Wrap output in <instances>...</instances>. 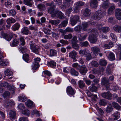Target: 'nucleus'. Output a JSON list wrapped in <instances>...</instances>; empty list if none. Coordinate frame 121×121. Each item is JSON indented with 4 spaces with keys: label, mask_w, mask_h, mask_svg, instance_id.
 Returning a JSON list of instances; mask_svg holds the SVG:
<instances>
[{
    "label": "nucleus",
    "mask_w": 121,
    "mask_h": 121,
    "mask_svg": "<svg viewBox=\"0 0 121 121\" xmlns=\"http://www.w3.org/2000/svg\"><path fill=\"white\" fill-rule=\"evenodd\" d=\"M91 13V12L90 10L86 9L84 10L83 15L86 17H88L90 16Z\"/></svg>",
    "instance_id": "nucleus-17"
},
{
    "label": "nucleus",
    "mask_w": 121,
    "mask_h": 121,
    "mask_svg": "<svg viewBox=\"0 0 121 121\" xmlns=\"http://www.w3.org/2000/svg\"><path fill=\"white\" fill-rule=\"evenodd\" d=\"M43 31L44 33L46 34L50 35L51 33V31L50 30L45 28H43Z\"/></svg>",
    "instance_id": "nucleus-39"
},
{
    "label": "nucleus",
    "mask_w": 121,
    "mask_h": 121,
    "mask_svg": "<svg viewBox=\"0 0 121 121\" xmlns=\"http://www.w3.org/2000/svg\"><path fill=\"white\" fill-rule=\"evenodd\" d=\"M9 13L12 16L15 15L16 13V11L13 9L10 10L9 11Z\"/></svg>",
    "instance_id": "nucleus-56"
},
{
    "label": "nucleus",
    "mask_w": 121,
    "mask_h": 121,
    "mask_svg": "<svg viewBox=\"0 0 121 121\" xmlns=\"http://www.w3.org/2000/svg\"><path fill=\"white\" fill-rule=\"evenodd\" d=\"M28 58L29 56L27 54H24L23 56V58L24 60H29Z\"/></svg>",
    "instance_id": "nucleus-53"
},
{
    "label": "nucleus",
    "mask_w": 121,
    "mask_h": 121,
    "mask_svg": "<svg viewBox=\"0 0 121 121\" xmlns=\"http://www.w3.org/2000/svg\"><path fill=\"white\" fill-rule=\"evenodd\" d=\"M70 21L71 24L72 26H74L77 22V21L76 20H75L74 19H73L70 17Z\"/></svg>",
    "instance_id": "nucleus-50"
},
{
    "label": "nucleus",
    "mask_w": 121,
    "mask_h": 121,
    "mask_svg": "<svg viewBox=\"0 0 121 121\" xmlns=\"http://www.w3.org/2000/svg\"><path fill=\"white\" fill-rule=\"evenodd\" d=\"M72 45L73 47L76 50H78L79 48V46L77 43H72Z\"/></svg>",
    "instance_id": "nucleus-52"
},
{
    "label": "nucleus",
    "mask_w": 121,
    "mask_h": 121,
    "mask_svg": "<svg viewBox=\"0 0 121 121\" xmlns=\"http://www.w3.org/2000/svg\"><path fill=\"white\" fill-rule=\"evenodd\" d=\"M112 104L113 107L116 108L117 110H119L121 108V107L118 104L115 102L112 103Z\"/></svg>",
    "instance_id": "nucleus-31"
},
{
    "label": "nucleus",
    "mask_w": 121,
    "mask_h": 121,
    "mask_svg": "<svg viewBox=\"0 0 121 121\" xmlns=\"http://www.w3.org/2000/svg\"><path fill=\"white\" fill-rule=\"evenodd\" d=\"M91 64L92 66L96 67H97L98 65V64L96 61H92Z\"/></svg>",
    "instance_id": "nucleus-59"
},
{
    "label": "nucleus",
    "mask_w": 121,
    "mask_h": 121,
    "mask_svg": "<svg viewBox=\"0 0 121 121\" xmlns=\"http://www.w3.org/2000/svg\"><path fill=\"white\" fill-rule=\"evenodd\" d=\"M66 92L67 94L69 95H73L75 94V91L70 86H69L67 87Z\"/></svg>",
    "instance_id": "nucleus-3"
},
{
    "label": "nucleus",
    "mask_w": 121,
    "mask_h": 121,
    "mask_svg": "<svg viewBox=\"0 0 121 121\" xmlns=\"http://www.w3.org/2000/svg\"><path fill=\"white\" fill-rule=\"evenodd\" d=\"M20 50L22 53H24L28 51L26 47H23Z\"/></svg>",
    "instance_id": "nucleus-57"
},
{
    "label": "nucleus",
    "mask_w": 121,
    "mask_h": 121,
    "mask_svg": "<svg viewBox=\"0 0 121 121\" xmlns=\"http://www.w3.org/2000/svg\"><path fill=\"white\" fill-rule=\"evenodd\" d=\"M0 85L2 86H3L5 87H7L9 86V84L6 82H3L1 83Z\"/></svg>",
    "instance_id": "nucleus-63"
},
{
    "label": "nucleus",
    "mask_w": 121,
    "mask_h": 121,
    "mask_svg": "<svg viewBox=\"0 0 121 121\" xmlns=\"http://www.w3.org/2000/svg\"><path fill=\"white\" fill-rule=\"evenodd\" d=\"M106 104V101L104 99L100 100L99 102V104L100 105L104 106Z\"/></svg>",
    "instance_id": "nucleus-40"
},
{
    "label": "nucleus",
    "mask_w": 121,
    "mask_h": 121,
    "mask_svg": "<svg viewBox=\"0 0 121 121\" xmlns=\"http://www.w3.org/2000/svg\"><path fill=\"white\" fill-rule=\"evenodd\" d=\"M4 74L5 75L9 76L12 75L13 72L11 69H7L4 71Z\"/></svg>",
    "instance_id": "nucleus-19"
},
{
    "label": "nucleus",
    "mask_w": 121,
    "mask_h": 121,
    "mask_svg": "<svg viewBox=\"0 0 121 121\" xmlns=\"http://www.w3.org/2000/svg\"><path fill=\"white\" fill-rule=\"evenodd\" d=\"M20 26L19 24L18 23H16L12 27V29L14 31L18 30Z\"/></svg>",
    "instance_id": "nucleus-26"
},
{
    "label": "nucleus",
    "mask_w": 121,
    "mask_h": 121,
    "mask_svg": "<svg viewBox=\"0 0 121 121\" xmlns=\"http://www.w3.org/2000/svg\"><path fill=\"white\" fill-rule=\"evenodd\" d=\"M19 41L18 39H15L13 40L12 43V46H14L17 45L19 43Z\"/></svg>",
    "instance_id": "nucleus-44"
},
{
    "label": "nucleus",
    "mask_w": 121,
    "mask_h": 121,
    "mask_svg": "<svg viewBox=\"0 0 121 121\" xmlns=\"http://www.w3.org/2000/svg\"><path fill=\"white\" fill-rule=\"evenodd\" d=\"M78 84L80 87L81 88H83L85 85V84L84 82L81 80L79 81Z\"/></svg>",
    "instance_id": "nucleus-43"
},
{
    "label": "nucleus",
    "mask_w": 121,
    "mask_h": 121,
    "mask_svg": "<svg viewBox=\"0 0 121 121\" xmlns=\"http://www.w3.org/2000/svg\"><path fill=\"white\" fill-rule=\"evenodd\" d=\"M37 7L41 11L44 10L45 9V6L42 4H38Z\"/></svg>",
    "instance_id": "nucleus-41"
},
{
    "label": "nucleus",
    "mask_w": 121,
    "mask_h": 121,
    "mask_svg": "<svg viewBox=\"0 0 121 121\" xmlns=\"http://www.w3.org/2000/svg\"><path fill=\"white\" fill-rule=\"evenodd\" d=\"M77 54V52L74 51L71 52L69 54V56L71 58L74 59Z\"/></svg>",
    "instance_id": "nucleus-24"
},
{
    "label": "nucleus",
    "mask_w": 121,
    "mask_h": 121,
    "mask_svg": "<svg viewBox=\"0 0 121 121\" xmlns=\"http://www.w3.org/2000/svg\"><path fill=\"white\" fill-rule=\"evenodd\" d=\"M101 84L102 85H105L107 88L109 87V82L106 78H102V80Z\"/></svg>",
    "instance_id": "nucleus-9"
},
{
    "label": "nucleus",
    "mask_w": 121,
    "mask_h": 121,
    "mask_svg": "<svg viewBox=\"0 0 121 121\" xmlns=\"http://www.w3.org/2000/svg\"><path fill=\"white\" fill-rule=\"evenodd\" d=\"M40 61H34L32 65V68L33 70H35L39 67V62Z\"/></svg>",
    "instance_id": "nucleus-5"
},
{
    "label": "nucleus",
    "mask_w": 121,
    "mask_h": 121,
    "mask_svg": "<svg viewBox=\"0 0 121 121\" xmlns=\"http://www.w3.org/2000/svg\"><path fill=\"white\" fill-rule=\"evenodd\" d=\"M5 21L3 19H2L0 20V27H1L0 30H2L4 28V26L5 24Z\"/></svg>",
    "instance_id": "nucleus-25"
},
{
    "label": "nucleus",
    "mask_w": 121,
    "mask_h": 121,
    "mask_svg": "<svg viewBox=\"0 0 121 121\" xmlns=\"http://www.w3.org/2000/svg\"><path fill=\"white\" fill-rule=\"evenodd\" d=\"M108 58L110 60H114L115 57L114 54L112 52H110L108 56Z\"/></svg>",
    "instance_id": "nucleus-47"
},
{
    "label": "nucleus",
    "mask_w": 121,
    "mask_h": 121,
    "mask_svg": "<svg viewBox=\"0 0 121 121\" xmlns=\"http://www.w3.org/2000/svg\"><path fill=\"white\" fill-rule=\"evenodd\" d=\"M84 3L83 2L80 1L76 3H75V4L80 8V7L83 6L84 5Z\"/></svg>",
    "instance_id": "nucleus-55"
},
{
    "label": "nucleus",
    "mask_w": 121,
    "mask_h": 121,
    "mask_svg": "<svg viewBox=\"0 0 121 121\" xmlns=\"http://www.w3.org/2000/svg\"><path fill=\"white\" fill-rule=\"evenodd\" d=\"M79 53L81 55L86 56L88 54H89V52L88 50H81L79 51Z\"/></svg>",
    "instance_id": "nucleus-15"
},
{
    "label": "nucleus",
    "mask_w": 121,
    "mask_h": 121,
    "mask_svg": "<svg viewBox=\"0 0 121 121\" xmlns=\"http://www.w3.org/2000/svg\"><path fill=\"white\" fill-rule=\"evenodd\" d=\"M97 88L95 86V84H93L91 87L90 88V90L92 92H96L97 91Z\"/></svg>",
    "instance_id": "nucleus-33"
},
{
    "label": "nucleus",
    "mask_w": 121,
    "mask_h": 121,
    "mask_svg": "<svg viewBox=\"0 0 121 121\" xmlns=\"http://www.w3.org/2000/svg\"><path fill=\"white\" fill-rule=\"evenodd\" d=\"M112 116L115 117L114 119L116 120L118 119L120 117V114L118 112H116L113 114H112Z\"/></svg>",
    "instance_id": "nucleus-27"
},
{
    "label": "nucleus",
    "mask_w": 121,
    "mask_h": 121,
    "mask_svg": "<svg viewBox=\"0 0 121 121\" xmlns=\"http://www.w3.org/2000/svg\"><path fill=\"white\" fill-rule=\"evenodd\" d=\"M112 65H108L107 68V73L108 74H110L112 73L111 68L112 67Z\"/></svg>",
    "instance_id": "nucleus-29"
},
{
    "label": "nucleus",
    "mask_w": 121,
    "mask_h": 121,
    "mask_svg": "<svg viewBox=\"0 0 121 121\" xmlns=\"http://www.w3.org/2000/svg\"><path fill=\"white\" fill-rule=\"evenodd\" d=\"M115 16L116 18L118 20L121 19V9H117L115 10Z\"/></svg>",
    "instance_id": "nucleus-4"
},
{
    "label": "nucleus",
    "mask_w": 121,
    "mask_h": 121,
    "mask_svg": "<svg viewBox=\"0 0 121 121\" xmlns=\"http://www.w3.org/2000/svg\"><path fill=\"white\" fill-rule=\"evenodd\" d=\"M68 19H66L63 21L61 23V25L65 27L66 26L68 23Z\"/></svg>",
    "instance_id": "nucleus-60"
},
{
    "label": "nucleus",
    "mask_w": 121,
    "mask_h": 121,
    "mask_svg": "<svg viewBox=\"0 0 121 121\" xmlns=\"http://www.w3.org/2000/svg\"><path fill=\"white\" fill-rule=\"evenodd\" d=\"M98 5V2L97 0H91L90 5L91 7L96 8Z\"/></svg>",
    "instance_id": "nucleus-13"
},
{
    "label": "nucleus",
    "mask_w": 121,
    "mask_h": 121,
    "mask_svg": "<svg viewBox=\"0 0 121 121\" xmlns=\"http://www.w3.org/2000/svg\"><path fill=\"white\" fill-rule=\"evenodd\" d=\"M11 2L9 0L5 2V6L7 7L10 8L11 6Z\"/></svg>",
    "instance_id": "nucleus-48"
},
{
    "label": "nucleus",
    "mask_w": 121,
    "mask_h": 121,
    "mask_svg": "<svg viewBox=\"0 0 121 121\" xmlns=\"http://www.w3.org/2000/svg\"><path fill=\"white\" fill-rule=\"evenodd\" d=\"M114 6H111L109 9L108 11V13L109 14H112L113 13V10L115 9Z\"/></svg>",
    "instance_id": "nucleus-32"
},
{
    "label": "nucleus",
    "mask_w": 121,
    "mask_h": 121,
    "mask_svg": "<svg viewBox=\"0 0 121 121\" xmlns=\"http://www.w3.org/2000/svg\"><path fill=\"white\" fill-rule=\"evenodd\" d=\"M57 54L56 51L54 50L51 49L50 50V56H54Z\"/></svg>",
    "instance_id": "nucleus-38"
},
{
    "label": "nucleus",
    "mask_w": 121,
    "mask_h": 121,
    "mask_svg": "<svg viewBox=\"0 0 121 121\" xmlns=\"http://www.w3.org/2000/svg\"><path fill=\"white\" fill-rule=\"evenodd\" d=\"M70 73L71 74L77 76L78 75V72L76 71L73 69H71L70 70Z\"/></svg>",
    "instance_id": "nucleus-37"
},
{
    "label": "nucleus",
    "mask_w": 121,
    "mask_h": 121,
    "mask_svg": "<svg viewBox=\"0 0 121 121\" xmlns=\"http://www.w3.org/2000/svg\"><path fill=\"white\" fill-rule=\"evenodd\" d=\"M113 109L112 106L111 105L108 106L106 109V112L107 113H110L112 110Z\"/></svg>",
    "instance_id": "nucleus-45"
},
{
    "label": "nucleus",
    "mask_w": 121,
    "mask_h": 121,
    "mask_svg": "<svg viewBox=\"0 0 121 121\" xmlns=\"http://www.w3.org/2000/svg\"><path fill=\"white\" fill-rule=\"evenodd\" d=\"M45 65L48 66L54 67V66H56V64L54 61H50V62H47V64H45Z\"/></svg>",
    "instance_id": "nucleus-23"
},
{
    "label": "nucleus",
    "mask_w": 121,
    "mask_h": 121,
    "mask_svg": "<svg viewBox=\"0 0 121 121\" xmlns=\"http://www.w3.org/2000/svg\"><path fill=\"white\" fill-rule=\"evenodd\" d=\"M6 22L8 24L14 23L16 22V20L12 18H10L7 19Z\"/></svg>",
    "instance_id": "nucleus-34"
},
{
    "label": "nucleus",
    "mask_w": 121,
    "mask_h": 121,
    "mask_svg": "<svg viewBox=\"0 0 121 121\" xmlns=\"http://www.w3.org/2000/svg\"><path fill=\"white\" fill-rule=\"evenodd\" d=\"M9 65V62L7 61H0V65L3 66H7Z\"/></svg>",
    "instance_id": "nucleus-35"
},
{
    "label": "nucleus",
    "mask_w": 121,
    "mask_h": 121,
    "mask_svg": "<svg viewBox=\"0 0 121 121\" xmlns=\"http://www.w3.org/2000/svg\"><path fill=\"white\" fill-rule=\"evenodd\" d=\"M101 30L103 32H107L109 30V28L107 27H104L102 28Z\"/></svg>",
    "instance_id": "nucleus-51"
},
{
    "label": "nucleus",
    "mask_w": 121,
    "mask_h": 121,
    "mask_svg": "<svg viewBox=\"0 0 121 121\" xmlns=\"http://www.w3.org/2000/svg\"><path fill=\"white\" fill-rule=\"evenodd\" d=\"M64 38L66 39H71L73 37V36L71 34L68 35H65L64 36Z\"/></svg>",
    "instance_id": "nucleus-42"
},
{
    "label": "nucleus",
    "mask_w": 121,
    "mask_h": 121,
    "mask_svg": "<svg viewBox=\"0 0 121 121\" xmlns=\"http://www.w3.org/2000/svg\"><path fill=\"white\" fill-rule=\"evenodd\" d=\"M22 112L23 114L27 116H29L30 113V112L27 110H23Z\"/></svg>",
    "instance_id": "nucleus-54"
},
{
    "label": "nucleus",
    "mask_w": 121,
    "mask_h": 121,
    "mask_svg": "<svg viewBox=\"0 0 121 121\" xmlns=\"http://www.w3.org/2000/svg\"><path fill=\"white\" fill-rule=\"evenodd\" d=\"M28 12L30 15H34L36 13V12L35 10H32L31 9H29Z\"/></svg>",
    "instance_id": "nucleus-62"
},
{
    "label": "nucleus",
    "mask_w": 121,
    "mask_h": 121,
    "mask_svg": "<svg viewBox=\"0 0 121 121\" xmlns=\"http://www.w3.org/2000/svg\"><path fill=\"white\" fill-rule=\"evenodd\" d=\"M72 66L73 67L76 68L77 69H79L80 68V66L78 65L77 63L73 64L72 65Z\"/></svg>",
    "instance_id": "nucleus-64"
},
{
    "label": "nucleus",
    "mask_w": 121,
    "mask_h": 121,
    "mask_svg": "<svg viewBox=\"0 0 121 121\" xmlns=\"http://www.w3.org/2000/svg\"><path fill=\"white\" fill-rule=\"evenodd\" d=\"M110 35L113 40L116 41L117 39V37L116 35L113 33L111 34Z\"/></svg>",
    "instance_id": "nucleus-49"
},
{
    "label": "nucleus",
    "mask_w": 121,
    "mask_h": 121,
    "mask_svg": "<svg viewBox=\"0 0 121 121\" xmlns=\"http://www.w3.org/2000/svg\"><path fill=\"white\" fill-rule=\"evenodd\" d=\"M9 117L10 119L12 121H13L16 116V113L14 111L11 110L9 112Z\"/></svg>",
    "instance_id": "nucleus-11"
},
{
    "label": "nucleus",
    "mask_w": 121,
    "mask_h": 121,
    "mask_svg": "<svg viewBox=\"0 0 121 121\" xmlns=\"http://www.w3.org/2000/svg\"><path fill=\"white\" fill-rule=\"evenodd\" d=\"M87 36V35L82 34H79L78 35V39L80 41H82L85 40Z\"/></svg>",
    "instance_id": "nucleus-12"
},
{
    "label": "nucleus",
    "mask_w": 121,
    "mask_h": 121,
    "mask_svg": "<svg viewBox=\"0 0 121 121\" xmlns=\"http://www.w3.org/2000/svg\"><path fill=\"white\" fill-rule=\"evenodd\" d=\"M22 32L25 35H27L29 34V31L27 27H24L22 29Z\"/></svg>",
    "instance_id": "nucleus-30"
},
{
    "label": "nucleus",
    "mask_w": 121,
    "mask_h": 121,
    "mask_svg": "<svg viewBox=\"0 0 121 121\" xmlns=\"http://www.w3.org/2000/svg\"><path fill=\"white\" fill-rule=\"evenodd\" d=\"M53 2H52L51 3H47V5L51 7L48 10V13H52V16L54 17H56L58 18L63 19L65 18L64 14L61 12L59 10L55 11L54 10V7L55 6L53 5Z\"/></svg>",
    "instance_id": "nucleus-1"
},
{
    "label": "nucleus",
    "mask_w": 121,
    "mask_h": 121,
    "mask_svg": "<svg viewBox=\"0 0 121 121\" xmlns=\"http://www.w3.org/2000/svg\"><path fill=\"white\" fill-rule=\"evenodd\" d=\"M25 104L26 106L29 107H30L33 105V102L30 100H28L25 103Z\"/></svg>",
    "instance_id": "nucleus-36"
},
{
    "label": "nucleus",
    "mask_w": 121,
    "mask_h": 121,
    "mask_svg": "<svg viewBox=\"0 0 121 121\" xmlns=\"http://www.w3.org/2000/svg\"><path fill=\"white\" fill-rule=\"evenodd\" d=\"M105 13L104 12L99 10L95 12L92 17L95 20H99L104 16Z\"/></svg>",
    "instance_id": "nucleus-2"
},
{
    "label": "nucleus",
    "mask_w": 121,
    "mask_h": 121,
    "mask_svg": "<svg viewBox=\"0 0 121 121\" xmlns=\"http://www.w3.org/2000/svg\"><path fill=\"white\" fill-rule=\"evenodd\" d=\"M13 35L11 33L8 34H4V37L7 41H9L13 37Z\"/></svg>",
    "instance_id": "nucleus-14"
},
{
    "label": "nucleus",
    "mask_w": 121,
    "mask_h": 121,
    "mask_svg": "<svg viewBox=\"0 0 121 121\" xmlns=\"http://www.w3.org/2000/svg\"><path fill=\"white\" fill-rule=\"evenodd\" d=\"M90 22H84L82 24L81 28L82 29L84 30L85 31L86 30V28L89 25Z\"/></svg>",
    "instance_id": "nucleus-21"
},
{
    "label": "nucleus",
    "mask_w": 121,
    "mask_h": 121,
    "mask_svg": "<svg viewBox=\"0 0 121 121\" xmlns=\"http://www.w3.org/2000/svg\"><path fill=\"white\" fill-rule=\"evenodd\" d=\"M88 39L90 42L92 43H94L97 41V38L93 34L92 35H90Z\"/></svg>",
    "instance_id": "nucleus-6"
},
{
    "label": "nucleus",
    "mask_w": 121,
    "mask_h": 121,
    "mask_svg": "<svg viewBox=\"0 0 121 121\" xmlns=\"http://www.w3.org/2000/svg\"><path fill=\"white\" fill-rule=\"evenodd\" d=\"M31 45V47H30V48L32 51L36 53H38V50L40 48L39 46L36 45H35L34 46H32L33 44Z\"/></svg>",
    "instance_id": "nucleus-10"
},
{
    "label": "nucleus",
    "mask_w": 121,
    "mask_h": 121,
    "mask_svg": "<svg viewBox=\"0 0 121 121\" xmlns=\"http://www.w3.org/2000/svg\"><path fill=\"white\" fill-rule=\"evenodd\" d=\"M20 40L21 42V45L22 46L24 45L25 43V42L23 38L22 37H21L20 38Z\"/></svg>",
    "instance_id": "nucleus-61"
},
{
    "label": "nucleus",
    "mask_w": 121,
    "mask_h": 121,
    "mask_svg": "<svg viewBox=\"0 0 121 121\" xmlns=\"http://www.w3.org/2000/svg\"><path fill=\"white\" fill-rule=\"evenodd\" d=\"M78 69L81 73H86L87 72L86 68L84 65L80 66V68Z\"/></svg>",
    "instance_id": "nucleus-18"
},
{
    "label": "nucleus",
    "mask_w": 121,
    "mask_h": 121,
    "mask_svg": "<svg viewBox=\"0 0 121 121\" xmlns=\"http://www.w3.org/2000/svg\"><path fill=\"white\" fill-rule=\"evenodd\" d=\"M60 22V21L58 20H51L50 21L52 24L55 25H58Z\"/></svg>",
    "instance_id": "nucleus-28"
},
{
    "label": "nucleus",
    "mask_w": 121,
    "mask_h": 121,
    "mask_svg": "<svg viewBox=\"0 0 121 121\" xmlns=\"http://www.w3.org/2000/svg\"><path fill=\"white\" fill-rule=\"evenodd\" d=\"M27 98L24 94L21 95L18 97V100L22 102H24L27 100Z\"/></svg>",
    "instance_id": "nucleus-16"
},
{
    "label": "nucleus",
    "mask_w": 121,
    "mask_h": 121,
    "mask_svg": "<svg viewBox=\"0 0 121 121\" xmlns=\"http://www.w3.org/2000/svg\"><path fill=\"white\" fill-rule=\"evenodd\" d=\"M101 96L104 98L110 99H111L112 95L109 92H104L101 94Z\"/></svg>",
    "instance_id": "nucleus-8"
},
{
    "label": "nucleus",
    "mask_w": 121,
    "mask_h": 121,
    "mask_svg": "<svg viewBox=\"0 0 121 121\" xmlns=\"http://www.w3.org/2000/svg\"><path fill=\"white\" fill-rule=\"evenodd\" d=\"M78 41L77 37L75 36H74L72 40V43H77Z\"/></svg>",
    "instance_id": "nucleus-58"
},
{
    "label": "nucleus",
    "mask_w": 121,
    "mask_h": 121,
    "mask_svg": "<svg viewBox=\"0 0 121 121\" xmlns=\"http://www.w3.org/2000/svg\"><path fill=\"white\" fill-rule=\"evenodd\" d=\"M3 96L4 98L9 97L10 96V93L8 91H6L4 93Z\"/></svg>",
    "instance_id": "nucleus-46"
},
{
    "label": "nucleus",
    "mask_w": 121,
    "mask_h": 121,
    "mask_svg": "<svg viewBox=\"0 0 121 121\" xmlns=\"http://www.w3.org/2000/svg\"><path fill=\"white\" fill-rule=\"evenodd\" d=\"M113 46V44L112 42H110L108 43L105 44L104 47L106 49L110 48L112 47Z\"/></svg>",
    "instance_id": "nucleus-22"
},
{
    "label": "nucleus",
    "mask_w": 121,
    "mask_h": 121,
    "mask_svg": "<svg viewBox=\"0 0 121 121\" xmlns=\"http://www.w3.org/2000/svg\"><path fill=\"white\" fill-rule=\"evenodd\" d=\"M91 49L93 54L95 55H97L98 52H100V49L96 47L91 48Z\"/></svg>",
    "instance_id": "nucleus-7"
},
{
    "label": "nucleus",
    "mask_w": 121,
    "mask_h": 121,
    "mask_svg": "<svg viewBox=\"0 0 121 121\" xmlns=\"http://www.w3.org/2000/svg\"><path fill=\"white\" fill-rule=\"evenodd\" d=\"M113 30L117 32L120 33L121 32V26L116 25L113 27Z\"/></svg>",
    "instance_id": "nucleus-20"
}]
</instances>
